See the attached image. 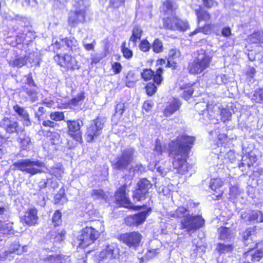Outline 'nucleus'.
<instances>
[{
	"label": "nucleus",
	"instance_id": "1",
	"mask_svg": "<svg viewBox=\"0 0 263 263\" xmlns=\"http://www.w3.org/2000/svg\"><path fill=\"white\" fill-rule=\"evenodd\" d=\"M194 141V137L182 135L169 145L170 155L173 157V167L180 174L187 172L191 167L186 162V157Z\"/></svg>",
	"mask_w": 263,
	"mask_h": 263
},
{
	"label": "nucleus",
	"instance_id": "2",
	"mask_svg": "<svg viewBox=\"0 0 263 263\" xmlns=\"http://www.w3.org/2000/svg\"><path fill=\"white\" fill-rule=\"evenodd\" d=\"M176 8L172 0H167L163 3V11L167 15L163 19V27L173 30L185 31L189 28V24L187 22L179 20L175 16Z\"/></svg>",
	"mask_w": 263,
	"mask_h": 263
},
{
	"label": "nucleus",
	"instance_id": "3",
	"mask_svg": "<svg viewBox=\"0 0 263 263\" xmlns=\"http://www.w3.org/2000/svg\"><path fill=\"white\" fill-rule=\"evenodd\" d=\"M197 57L189 62L187 69L190 73L198 74L204 71L210 66L212 57L205 50L200 49L196 52Z\"/></svg>",
	"mask_w": 263,
	"mask_h": 263
},
{
	"label": "nucleus",
	"instance_id": "4",
	"mask_svg": "<svg viewBox=\"0 0 263 263\" xmlns=\"http://www.w3.org/2000/svg\"><path fill=\"white\" fill-rule=\"evenodd\" d=\"M74 11H71L69 13L68 24L73 27H76L85 21L86 9L89 6L87 0H73Z\"/></svg>",
	"mask_w": 263,
	"mask_h": 263
},
{
	"label": "nucleus",
	"instance_id": "5",
	"mask_svg": "<svg viewBox=\"0 0 263 263\" xmlns=\"http://www.w3.org/2000/svg\"><path fill=\"white\" fill-rule=\"evenodd\" d=\"M13 166L15 168L31 176L45 172L42 168L45 167V164L39 160L22 159L14 163Z\"/></svg>",
	"mask_w": 263,
	"mask_h": 263
},
{
	"label": "nucleus",
	"instance_id": "6",
	"mask_svg": "<svg viewBox=\"0 0 263 263\" xmlns=\"http://www.w3.org/2000/svg\"><path fill=\"white\" fill-rule=\"evenodd\" d=\"M205 220L200 215L187 214L180 220V229L185 230L188 233H193L204 227Z\"/></svg>",
	"mask_w": 263,
	"mask_h": 263
},
{
	"label": "nucleus",
	"instance_id": "7",
	"mask_svg": "<svg viewBox=\"0 0 263 263\" xmlns=\"http://www.w3.org/2000/svg\"><path fill=\"white\" fill-rule=\"evenodd\" d=\"M135 154V150L132 147H127L123 149L121 154L112 162V168L120 171L127 170L134 159Z\"/></svg>",
	"mask_w": 263,
	"mask_h": 263
},
{
	"label": "nucleus",
	"instance_id": "8",
	"mask_svg": "<svg viewBox=\"0 0 263 263\" xmlns=\"http://www.w3.org/2000/svg\"><path fill=\"white\" fill-rule=\"evenodd\" d=\"M99 235V232L92 227H86L77 237L79 246L83 248L87 247L94 242Z\"/></svg>",
	"mask_w": 263,
	"mask_h": 263
},
{
	"label": "nucleus",
	"instance_id": "9",
	"mask_svg": "<svg viewBox=\"0 0 263 263\" xmlns=\"http://www.w3.org/2000/svg\"><path fill=\"white\" fill-rule=\"evenodd\" d=\"M54 60L61 67L65 68L67 70L74 71L81 68L78 61L74 57L68 54H61L57 53L54 58Z\"/></svg>",
	"mask_w": 263,
	"mask_h": 263
},
{
	"label": "nucleus",
	"instance_id": "10",
	"mask_svg": "<svg viewBox=\"0 0 263 263\" xmlns=\"http://www.w3.org/2000/svg\"><path fill=\"white\" fill-rule=\"evenodd\" d=\"M104 125V120L100 118H97L91 122L86 133L88 142H92L95 138L101 134Z\"/></svg>",
	"mask_w": 263,
	"mask_h": 263
},
{
	"label": "nucleus",
	"instance_id": "11",
	"mask_svg": "<svg viewBox=\"0 0 263 263\" xmlns=\"http://www.w3.org/2000/svg\"><path fill=\"white\" fill-rule=\"evenodd\" d=\"M119 254V249L115 243L106 245L100 252L96 254V258L99 261L115 258Z\"/></svg>",
	"mask_w": 263,
	"mask_h": 263
},
{
	"label": "nucleus",
	"instance_id": "12",
	"mask_svg": "<svg viewBox=\"0 0 263 263\" xmlns=\"http://www.w3.org/2000/svg\"><path fill=\"white\" fill-rule=\"evenodd\" d=\"M68 134L74 140L81 143L82 142V132L81 127L83 125L82 120H67L66 121Z\"/></svg>",
	"mask_w": 263,
	"mask_h": 263
},
{
	"label": "nucleus",
	"instance_id": "13",
	"mask_svg": "<svg viewBox=\"0 0 263 263\" xmlns=\"http://www.w3.org/2000/svg\"><path fill=\"white\" fill-rule=\"evenodd\" d=\"M138 189L134 192L133 198L137 201L144 200L148 193V190L152 187L149 181L145 178L141 179L137 183Z\"/></svg>",
	"mask_w": 263,
	"mask_h": 263
},
{
	"label": "nucleus",
	"instance_id": "14",
	"mask_svg": "<svg viewBox=\"0 0 263 263\" xmlns=\"http://www.w3.org/2000/svg\"><path fill=\"white\" fill-rule=\"evenodd\" d=\"M142 238V236L139 233L133 232L121 234L119 239L129 247L136 248L139 246Z\"/></svg>",
	"mask_w": 263,
	"mask_h": 263
},
{
	"label": "nucleus",
	"instance_id": "15",
	"mask_svg": "<svg viewBox=\"0 0 263 263\" xmlns=\"http://www.w3.org/2000/svg\"><path fill=\"white\" fill-rule=\"evenodd\" d=\"M115 201L117 205L128 209L134 208V205L126 195V185H122L116 192Z\"/></svg>",
	"mask_w": 263,
	"mask_h": 263
},
{
	"label": "nucleus",
	"instance_id": "16",
	"mask_svg": "<svg viewBox=\"0 0 263 263\" xmlns=\"http://www.w3.org/2000/svg\"><path fill=\"white\" fill-rule=\"evenodd\" d=\"M163 73V69L162 68H158L155 74L154 72L151 69H144L141 72V77L145 81L150 80L152 78H153L154 82L157 85H160L163 80L162 74Z\"/></svg>",
	"mask_w": 263,
	"mask_h": 263
},
{
	"label": "nucleus",
	"instance_id": "17",
	"mask_svg": "<svg viewBox=\"0 0 263 263\" xmlns=\"http://www.w3.org/2000/svg\"><path fill=\"white\" fill-rule=\"evenodd\" d=\"M150 208L147 211H142L137 214L127 217L125 221L127 225L129 226H137L142 223L146 219L148 212H150Z\"/></svg>",
	"mask_w": 263,
	"mask_h": 263
},
{
	"label": "nucleus",
	"instance_id": "18",
	"mask_svg": "<svg viewBox=\"0 0 263 263\" xmlns=\"http://www.w3.org/2000/svg\"><path fill=\"white\" fill-rule=\"evenodd\" d=\"M181 60V55L180 51L177 49H172L168 52L167 63L166 66L175 69L177 64Z\"/></svg>",
	"mask_w": 263,
	"mask_h": 263
},
{
	"label": "nucleus",
	"instance_id": "19",
	"mask_svg": "<svg viewBox=\"0 0 263 263\" xmlns=\"http://www.w3.org/2000/svg\"><path fill=\"white\" fill-rule=\"evenodd\" d=\"M37 210L34 208H31L27 210L24 216V220L28 226H34L38 220Z\"/></svg>",
	"mask_w": 263,
	"mask_h": 263
},
{
	"label": "nucleus",
	"instance_id": "20",
	"mask_svg": "<svg viewBox=\"0 0 263 263\" xmlns=\"http://www.w3.org/2000/svg\"><path fill=\"white\" fill-rule=\"evenodd\" d=\"M17 141L22 151H26L30 148L32 145L30 137L24 131L18 134Z\"/></svg>",
	"mask_w": 263,
	"mask_h": 263
},
{
	"label": "nucleus",
	"instance_id": "21",
	"mask_svg": "<svg viewBox=\"0 0 263 263\" xmlns=\"http://www.w3.org/2000/svg\"><path fill=\"white\" fill-rule=\"evenodd\" d=\"M42 259L48 263H71L69 257L58 255L52 253L47 257H43Z\"/></svg>",
	"mask_w": 263,
	"mask_h": 263
},
{
	"label": "nucleus",
	"instance_id": "22",
	"mask_svg": "<svg viewBox=\"0 0 263 263\" xmlns=\"http://www.w3.org/2000/svg\"><path fill=\"white\" fill-rule=\"evenodd\" d=\"M223 182L220 178L212 179L210 184V187L212 191L216 193L214 195L216 197L215 199H218L222 196L223 191L220 189L223 185Z\"/></svg>",
	"mask_w": 263,
	"mask_h": 263
},
{
	"label": "nucleus",
	"instance_id": "23",
	"mask_svg": "<svg viewBox=\"0 0 263 263\" xmlns=\"http://www.w3.org/2000/svg\"><path fill=\"white\" fill-rule=\"evenodd\" d=\"M13 110L22 121L24 125L29 126L31 124L29 116L27 111L23 107L16 104L13 107Z\"/></svg>",
	"mask_w": 263,
	"mask_h": 263
},
{
	"label": "nucleus",
	"instance_id": "24",
	"mask_svg": "<svg viewBox=\"0 0 263 263\" xmlns=\"http://www.w3.org/2000/svg\"><path fill=\"white\" fill-rule=\"evenodd\" d=\"M18 124L16 121L11 120L9 118H4L2 122V126L7 133L10 134L14 133L19 134L17 129Z\"/></svg>",
	"mask_w": 263,
	"mask_h": 263
},
{
	"label": "nucleus",
	"instance_id": "25",
	"mask_svg": "<svg viewBox=\"0 0 263 263\" xmlns=\"http://www.w3.org/2000/svg\"><path fill=\"white\" fill-rule=\"evenodd\" d=\"M13 223L9 221L0 220V240L5 237L13 233Z\"/></svg>",
	"mask_w": 263,
	"mask_h": 263
},
{
	"label": "nucleus",
	"instance_id": "26",
	"mask_svg": "<svg viewBox=\"0 0 263 263\" xmlns=\"http://www.w3.org/2000/svg\"><path fill=\"white\" fill-rule=\"evenodd\" d=\"M61 41L72 52H79L80 48L79 47V43L74 37H66Z\"/></svg>",
	"mask_w": 263,
	"mask_h": 263
},
{
	"label": "nucleus",
	"instance_id": "27",
	"mask_svg": "<svg viewBox=\"0 0 263 263\" xmlns=\"http://www.w3.org/2000/svg\"><path fill=\"white\" fill-rule=\"evenodd\" d=\"M180 102L178 99L174 98L164 109V113L166 116H170L176 111L180 107Z\"/></svg>",
	"mask_w": 263,
	"mask_h": 263
},
{
	"label": "nucleus",
	"instance_id": "28",
	"mask_svg": "<svg viewBox=\"0 0 263 263\" xmlns=\"http://www.w3.org/2000/svg\"><path fill=\"white\" fill-rule=\"evenodd\" d=\"M189 214V209L183 206H179L176 210L168 212V215L170 217L181 218V219L184 218Z\"/></svg>",
	"mask_w": 263,
	"mask_h": 263
},
{
	"label": "nucleus",
	"instance_id": "29",
	"mask_svg": "<svg viewBox=\"0 0 263 263\" xmlns=\"http://www.w3.org/2000/svg\"><path fill=\"white\" fill-rule=\"evenodd\" d=\"M143 31L141 28L139 26H135L132 30V34L129 39V41L133 43V47L136 46L137 42L140 40Z\"/></svg>",
	"mask_w": 263,
	"mask_h": 263
},
{
	"label": "nucleus",
	"instance_id": "30",
	"mask_svg": "<svg viewBox=\"0 0 263 263\" xmlns=\"http://www.w3.org/2000/svg\"><path fill=\"white\" fill-rule=\"evenodd\" d=\"M216 250L219 254L231 253L234 250V246L230 243H218L216 246Z\"/></svg>",
	"mask_w": 263,
	"mask_h": 263
},
{
	"label": "nucleus",
	"instance_id": "31",
	"mask_svg": "<svg viewBox=\"0 0 263 263\" xmlns=\"http://www.w3.org/2000/svg\"><path fill=\"white\" fill-rule=\"evenodd\" d=\"M246 257L253 262H258L263 258V250H251L246 253Z\"/></svg>",
	"mask_w": 263,
	"mask_h": 263
},
{
	"label": "nucleus",
	"instance_id": "32",
	"mask_svg": "<svg viewBox=\"0 0 263 263\" xmlns=\"http://www.w3.org/2000/svg\"><path fill=\"white\" fill-rule=\"evenodd\" d=\"M45 172H48L51 175H54L58 179L62 176L64 173L63 167L61 164H57L50 168H46Z\"/></svg>",
	"mask_w": 263,
	"mask_h": 263
},
{
	"label": "nucleus",
	"instance_id": "33",
	"mask_svg": "<svg viewBox=\"0 0 263 263\" xmlns=\"http://www.w3.org/2000/svg\"><path fill=\"white\" fill-rule=\"evenodd\" d=\"M219 239L229 241L233 237V234L230 229L226 227H221L219 229Z\"/></svg>",
	"mask_w": 263,
	"mask_h": 263
},
{
	"label": "nucleus",
	"instance_id": "34",
	"mask_svg": "<svg viewBox=\"0 0 263 263\" xmlns=\"http://www.w3.org/2000/svg\"><path fill=\"white\" fill-rule=\"evenodd\" d=\"M27 63V59L25 57H17L15 59L10 60L9 64L13 67L21 68Z\"/></svg>",
	"mask_w": 263,
	"mask_h": 263
},
{
	"label": "nucleus",
	"instance_id": "35",
	"mask_svg": "<svg viewBox=\"0 0 263 263\" xmlns=\"http://www.w3.org/2000/svg\"><path fill=\"white\" fill-rule=\"evenodd\" d=\"M65 231L63 230H62L58 232H52L51 234L50 239L53 242H60L63 240L65 235Z\"/></svg>",
	"mask_w": 263,
	"mask_h": 263
},
{
	"label": "nucleus",
	"instance_id": "36",
	"mask_svg": "<svg viewBox=\"0 0 263 263\" xmlns=\"http://www.w3.org/2000/svg\"><path fill=\"white\" fill-rule=\"evenodd\" d=\"M251 100L256 103H263V88L255 90L251 97Z\"/></svg>",
	"mask_w": 263,
	"mask_h": 263
},
{
	"label": "nucleus",
	"instance_id": "37",
	"mask_svg": "<svg viewBox=\"0 0 263 263\" xmlns=\"http://www.w3.org/2000/svg\"><path fill=\"white\" fill-rule=\"evenodd\" d=\"M137 81V79L134 71H128L126 77V85L128 87H132L134 86Z\"/></svg>",
	"mask_w": 263,
	"mask_h": 263
},
{
	"label": "nucleus",
	"instance_id": "38",
	"mask_svg": "<svg viewBox=\"0 0 263 263\" xmlns=\"http://www.w3.org/2000/svg\"><path fill=\"white\" fill-rule=\"evenodd\" d=\"M159 252L158 248L151 249L147 250L144 257H141L140 259V263H143L146 260H148L154 256H155Z\"/></svg>",
	"mask_w": 263,
	"mask_h": 263
},
{
	"label": "nucleus",
	"instance_id": "39",
	"mask_svg": "<svg viewBox=\"0 0 263 263\" xmlns=\"http://www.w3.org/2000/svg\"><path fill=\"white\" fill-rule=\"evenodd\" d=\"M249 39L252 43H263V32L258 31L255 32L250 36Z\"/></svg>",
	"mask_w": 263,
	"mask_h": 263
},
{
	"label": "nucleus",
	"instance_id": "40",
	"mask_svg": "<svg viewBox=\"0 0 263 263\" xmlns=\"http://www.w3.org/2000/svg\"><path fill=\"white\" fill-rule=\"evenodd\" d=\"M91 196L95 200H106L107 195L102 190L96 189L92 191Z\"/></svg>",
	"mask_w": 263,
	"mask_h": 263
},
{
	"label": "nucleus",
	"instance_id": "41",
	"mask_svg": "<svg viewBox=\"0 0 263 263\" xmlns=\"http://www.w3.org/2000/svg\"><path fill=\"white\" fill-rule=\"evenodd\" d=\"M23 89L30 98L32 102H34L37 100V93L34 88H29L24 86L23 87Z\"/></svg>",
	"mask_w": 263,
	"mask_h": 263
},
{
	"label": "nucleus",
	"instance_id": "42",
	"mask_svg": "<svg viewBox=\"0 0 263 263\" xmlns=\"http://www.w3.org/2000/svg\"><path fill=\"white\" fill-rule=\"evenodd\" d=\"M251 221L263 222V213L259 211H251Z\"/></svg>",
	"mask_w": 263,
	"mask_h": 263
},
{
	"label": "nucleus",
	"instance_id": "43",
	"mask_svg": "<svg viewBox=\"0 0 263 263\" xmlns=\"http://www.w3.org/2000/svg\"><path fill=\"white\" fill-rule=\"evenodd\" d=\"M153 51L155 53H158L163 51V46L162 42L158 39H156L152 45Z\"/></svg>",
	"mask_w": 263,
	"mask_h": 263
},
{
	"label": "nucleus",
	"instance_id": "44",
	"mask_svg": "<svg viewBox=\"0 0 263 263\" xmlns=\"http://www.w3.org/2000/svg\"><path fill=\"white\" fill-rule=\"evenodd\" d=\"M55 203L63 204L67 202V198L65 197L64 191L61 189L59 193L55 195L54 197Z\"/></svg>",
	"mask_w": 263,
	"mask_h": 263
},
{
	"label": "nucleus",
	"instance_id": "45",
	"mask_svg": "<svg viewBox=\"0 0 263 263\" xmlns=\"http://www.w3.org/2000/svg\"><path fill=\"white\" fill-rule=\"evenodd\" d=\"M183 92L181 94L182 97L185 100H188L193 94L194 90L192 86H187L181 88Z\"/></svg>",
	"mask_w": 263,
	"mask_h": 263
},
{
	"label": "nucleus",
	"instance_id": "46",
	"mask_svg": "<svg viewBox=\"0 0 263 263\" xmlns=\"http://www.w3.org/2000/svg\"><path fill=\"white\" fill-rule=\"evenodd\" d=\"M195 11L199 22L201 21H208L209 20L210 16L206 11L200 9H196Z\"/></svg>",
	"mask_w": 263,
	"mask_h": 263
},
{
	"label": "nucleus",
	"instance_id": "47",
	"mask_svg": "<svg viewBox=\"0 0 263 263\" xmlns=\"http://www.w3.org/2000/svg\"><path fill=\"white\" fill-rule=\"evenodd\" d=\"M47 136L50 137L51 142L52 144H59L60 142V135L57 132H48L47 134Z\"/></svg>",
	"mask_w": 263,
	"mask_h": 263
},
{
	"label": "nucleus",
	"instance_id": "48",
	"mask_svg": "<svg viewBox=\"0 0 263 263\" xmlns=\"http://www.w3.org/2000/svg\"><path fill=\"white\" fill-rule=\"evenodd\" d=\"M61 212L59 210L55 211L52 218V223L55 227L59 226L61 223Z\"/></svg>",
	"mask_w": 263,
	"mask_h": 263
},
{
	"label": "nucleus",
	"instance_id": "49",
	"mask_svg": "<svg viewBox=\"0 0 263 263\" xmlns=\"http://www.w3.org/2000/svg\"><path fill=\"white\" fill-rule=\"evenodd\" d=\"M165 146H162L160 141L157 139L155 142V146L154 149L155 155H157L158 156L159 155H162V154L165 152Z\"/></svg>",
	"mask_w": 263,
	"mask_h": 263
},
{
	"label": "nucleus",
	"instance_id": "50",
	"mask_svg": "<svg viewBox=\"0 0 263 263\" xmlns=\"http://www.w3.org/2000/svg\"><path fill=\"white\" fill-rule=\"evenodd\" d=\"M228 79L226 74H220L217 76L214 80V83L218 85L226 84L228 83Z\"/></svg>",
	"mask_w": 263,
	"mask_h": 263
},
{
	"label": "nucleus",
	"instance_id": "51",
	"mask_svg": "<svg viewBox=\"0 0 263 263\" xmlns=\"http://www.w3.org/2000/svg\"><path fill=\"white\" fill-rule=\"evenodd\" d=\"M50 118L55 121L64 120V115L62 111H54L50 114Z\"/></svg>",
	"mask_w": 263,
	"mask_h": 263
},
{
	"label": "nucleus",
	"instance_id": "52",
	"mask_svg": "<svg viewBox=\"0 0 263 263\" xmlns=\"http://www.w3.org/2000/svg\"><path fill=\"white\" fill-rule=\"evenodd\" d=\"M255 234L254 228H249L243 232V238L245 240L252 239Z\"/></svg>",
	"mask_w": 263,
	"mask_h": 263
},
{
	"label": "nucleus",
	"instance_id": "53",
	"mask_svg": "<svg viewBox=\"0 0 263 263\" xmlns=\"http://www.w3.org/2000/svg\"><path fill=\"white\" fill-rule=\"evenodd\" d=\"M144 171L145 167L142 164H137L134 167H130L129 170V173L133 176L136 173H142Z\"/></svg>",
	"mask_w": 263,
	"mask_h": 263
},
{
	"label": "nucleus",
	"instance_id": "54",
	"mask_svg": "<svg viewBox=\"0 0 263 263\" xmlns=\"http://www.w3.org/2000/svg\"><path fill=\"white\" fill-rule=\"evenodd\" d=\"M125 43H123L122 45V52L124 57L127 59H130L133 57V51L125 46Z\"/></svg>",
	"mask_w": 263,
	"mask_h": 263
},
{
	"label": "nucleus",
	"instance_id": "55",
	"mask_svg": "<svg viewBox=\"0 0 263 263\" xmlns=\"http://www.w3.org/2000/svg\"><path fill=\"white\" fill-rule=\"evenodd\" d=\"M139 49L143 52H147L151 48L150 43L148 41L145 39L141 41L139 46Z\"/></svg>",
	"mask_w": 263,
	"mask_h": 263
},
{
	"label": "nucleus",
	"instance_id": "56",
	"mask_svg": "<svg viewBox=\"0 0 263 263\" xmlns=\"http://www.w3.org/2000/svg\"><path fill=\"white\" fill-rule=\"evenodd\" d=\"M221 119L223 122L230 120L231 113L227 109L223 108L220 110Z\"/></svg>",
	"mask_w": 263,
	"mask_h": 263
},
{
	"label": "nucleus",
	"instance_id": "57",
	"mask_svg": "<svg viewBox=\"0 0 263 263\" xmlns=\"http://www.w3.org/2000/svg\"><path fill=\"white\" fill-rule=\"evenodd\" d=\"M145 89L147 94L149 96H152L156 92L157 87L154 83H149L146 85Z\"/></svg>",
	"mask_w": 263,
	"mask_h": 263
},
{
	"label": "nucleus",
	"instance_id": "58",
	"mask_svg": "<svg viewBox=\"0 0 263 263\" xmlns=\"http://www.w3.org/2000/svg\"><path fill=\"white\" fill-rule=\"evenodd\" d=\"M85 98L84 93H81L77 96L76 97L71 100V103L73 105H78L80 102L84 100Z\"/></svg>",
	"mask_w": 263,
	"mask_h": 263
},
{
	"label": "nucleus",
	"instance_id": "59",
	"mask_svg": "<svg viewBox=\"0 0 263 263\" xmlns=\"http://www.w3.org/2000/svg\"><path fill=\"white\" fill-rule=\"evenodd\" d=\"M240 191L237 185L231 186L230 187V195L234 198H236L237 196L239 194Z\"/></svg>",
	"mask_w": 263,
	"mask_h": 263
},
{
	"label": "nucleus",
	"instance_id": "60",
	"mask_svg": "<svg viewBox=\"0 0 263 263\" xmlns=\"http://www.w3.org/2000/svg\"><path fill=\"white\" fill-rule=\"evenodd\" d=\"M125 110V105L123 103H119L117 104L115 108L116 115L122 116Z\"/></svg>",
	"mask_w": 263,
	"mask_h": 263
},
{
	"label": "nucleus",
	"instance_id": "61",
	"mask_svg": "<svg viewBox=\"0 0 263 263\" xmlns=\"http://www.w3.org/2000/svg\"><path fill=\"white\" fill-rule=\"evenodd\" d=\"M9 210V204L5 201L0 200V215H3Z\"/></svg>",
	"mask_w": 263,
	"mask_h": 263
},
{
	"label": "nucleus",
	"instance_id": "62",
	"mask_svg": "<svg viewBox=\"0 0 263 263\" xmlns=\"http://www.w3.org/2000/svg\"><path fill=\"white\" fill-rule=\"evenodd\" d=\"M125 0H110V6L114 8H118L122 6Z\"/></svg>",
	"mask_w": 263,
	"mask_h": 263
},
{
	"label": "nucleus",
	"instance_id": "63",
	"mask_svg": "<svg viewBox=\"0 0 263 263\" xmlns=\"http://www.w3.org/2000/svg\"><path fill=\"white\" fill-rule=\"evenodd\" d=\"M111 67L115 74L119 73L121 71L122 68L121 64L119 62H114L112 64Z\"/></svg>",
	"mask_w": 263,
	"mask_h": 263
},
{
	"label": "nucleus",
	"instance_id": "64",
	"mask_svg": "<svg viewBox=\"0 0 263 263\" xmlns=\"http://www.w3.org/2000/svg\"><path fill=\"white\" fill-rule=\"evenodd\" d=\"M53 3L54 6L61 8L63 7L67 3V0H50Z\"/></svg>",
	"mask_w": 263,
	"mask_h": 263
}]
</instances>
